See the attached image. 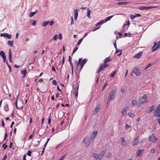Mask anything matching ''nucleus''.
<instances>
[{"mask_svg":"<svg viewBox=\"0 0 160 160\" xmlns=\"http://www.w3.org/2000/svg\"><path fill=\"white\" fill-rule=\"evenodd\" d=\"M98 132L96 131H94L93 132V134L91 135L90 136L88 142L87 143L86 147L87 148L90 145L91 143L92 142L94 138L97 135Z\"/></svg>","mask_w":160,"mask_h":160,"instance_id":"nucleus-1","label":"nucleus"},{"mask_svg":"<svg viewBox=\"0 0 160 160\" xmlns=\"http://www.w3.org/2000/svg\"><path fill=\"white\" fill-rule=\"evenodd\" d=\"M116 92V90L115 89H113L110 92L109 95L108 97V101H112L113 100Z\"/></svg>","mask_w":160,"mask_h":160,"instance_id":"nucleus-2","label":"nucleus"},{"mask_svg":"<svg viewBox=\"0 0 160 160\" xmlns=\"http://www.w3.org/2000/svg\"><path fill=\"white\" fill-rule=\"evenodd\" d=\"M147 98V96L145 94L142 97H141L139 101L140 105L146 102Z\"/></svg>","mask_w":160,"mask_h":160,"instance_id":"nucleus-3","label":"nucleus"},{"mask_svg":"<svg viewBox=\"0 0 160 160\" xmlns=\"http://www.w3.org/2000/svg\"><path fill=\"white\" fill-rule=\"evenodd\" d=\"M154 116L156 117H159V118H157V120L158 121V124L160 125V111H158V112H155L154 111Z\"/></svg>","mask_w":160,"mask_h":160,"instance_id":"nucleus-4","label":"nucleus"},{"mask_svg":"<svg viewBox=\"0 0 160 160\" xmlns=\"http://www.w3.org/2000/svg\"><path fill=\"white\" fill-rule=\"evenodd\" d=\"M157 138L154 136V134H152L151 136H150L148 138V139L152 142H155L157 140Z\"/></svg>","mask_w":160,"mask_h":160,"instance_id":"nucleus-5","label":"nucleus"},{"mask_svg":"<svg viewBox=\"0 0 160 160\" xmlns=\"http://www.w3.org/2000/svg\"><path fill=\"white\" fill-rule=\"evenodd\" d=\"M106 150H104L102 151L98 155L99 159V160H101L103 157L104 155L106 153Z\"/></svg>","mask_w":160,"mask_h":160,"instance_id":"nucleus-6","label":"nucleus"},{"mask_svg":"<svg viewBox=\"0 0 160 160\" xmlns=\"http://www.w3.org/2000/svg\"><path fill=\"white\" fill-rule=\"evenodd\" d=\"M0 36L1 37H6L8 39H10L12 38V36L11 34H9L8 33H1L0 34Z\"/></svg>","mask_w":160,"mask_h":160,"instance_id":"nucleus-7","label":"nucleus"},{"mask_svg":"<svg viewBox=\"0 0 160 160\" xmlns=\"http://www.w3.org/2000/svg\"><path fill=\"white\" fill-rule=\"evenodd\" d=\"M139 137H137L133 140L132 142V145L133 146H134L138 144L139 141Z\"/></svg>","mask_w":160,"mask_h":160,"instance_id":"nucleus-8","label":"nucleus"},{"mask_svg":"<svg viewBox=\"0 0 160 160\" xmlns=\"http://www.w3.org/2000/svg\"><path fill=\"white\" fill-rule=\"evenodd\" d=\"M154 109V106L153 105L151 107H148L147 110L146 111V113H149L153 111Z\"/></svg>","mask_w":160,"mask_h":160,"instance_id":"nucleus-9","label":"nucleus"},{"mask_svg":"<svg viewBox=\"0 0 160 160\" xmlns=\"http://www.w3.org/2000/svg\"><path fill=\"white\" fill-rule=\"evenodd\" d=\"M158 7L157 6H151V7H139V9L141 10H143L144 9H149L153 8H157Z\"/></svg>","mask_w":160,"mask_h":160,"instance_id":"nucleus-10","label":"nucleus"},{"mask_svg":"<svg viewBox=\"0 0 160 160\" xmlns=\"http://www.w3.org/2000/svg\"><path fill=\"white\" fill-rule=\"evenodd\" d=\"M133 72L135 74L136 76H138L140 73V70L138 68H135L133 70Z\"/></svg>","mask_w":160,"mask_h":160,"instance_id":"nucleus-11","label":"nucleus"},{"mask_svg":"<svg viewBox=\"0 0 160 160\" xmlns=\"http://www.w3.org/2000/svg\"><path fill=\"white\" fill-rule=\"evenodd\" d=\"M105 68V67L104 66L103 64H101L98 68V70L97 71V73H99L101 71H102L103 69Z\"/></svg>","mask_w":160,"mask_h":160,"instance_id":"nucleus-12","label":"nucleus"},{"mask_svg":"<svg viewBox=\"0 0 160 160\" xmlns=\"http://www.w3.org/2000/svg\"><path fill=\"white\" fill-rule=\"evenodd\" d=\"M87 61V60L86 59H84L82 62H81L80 63V67L81 69L80 71L81 70L82 68L83 67L84 64Z\"/></svg>","mask_w":160,"mask_h":160,"instance_id":"nucleus-13","label":"nucleus"},{"mask_svg":"<svg viewBox=\"0 0 160 160\" xmlns=\"http://www.w3.org/2000/svg\"><path fill=\"white\" fill-rule=\"evenodd\" d=\"M142 53V52H140L134 56V57L136 58H139L141 57Z\"/></svg>","mask_w":160,"mask_h":160,"instance_id":"nucleus-14","label":"nucleus"},{"mask_svg":"<svg viewBox=\"0 0 160 160\" xmlns=\"http://www.w3.org/2000/svg\"><path fill=\"white\" fill-rule=\"evenodd\" d=\"M12 51L11 49H9V59L10 62H12Z\"/></svg>","mask_w":160,"mask_h":160,"instance_id":"nucleus-15","label":"nucleus"},{"mask_svg":"<svg viewBox=\"0 0 160 160\" xmlns=\"http://www.w3.org/2000/svg\"><path fill=\"white\" fill-rule=\"evenodd\" d=\"M100 108V104L98 105L96 107L95 110V114H97L98 112V111L99 110Z\"/></svg>","mask_w":160,"mask_h":160,"instance_id":"nucleus-16","label":"nucleus"},{"mask_svg":"<svg viewBox=\"0 0 160 160\" xmlns=\"http://www.w3.org/2000/svg\"><path fill=\"white\" fill-rule=\"evenodd\" d=\"M111 61V59L110 57H108L105 58L104 60H103L105 64L106 63L110 61Z\"/></svg>","mask_w":160,"mask_h":160,"instance_id":"nucleus-17","label":"nucleus"},{"mask_svg":"<svg viewBox=\"0 0 160 160\" xmlns=\"http://www.w3.org/2000/svg\"><path fill=\"white\" fill-rule=\"evenodd\" d=\"M160 48V41L159 42V43L157 45V47H155L154 49L152 50V52H154V51H156L159 48Z\"/></svg>","mask_w":160,"mask_h":160,"instance_id":"nucleus-18","label":"nucleus"},{"mask_svg":"<svg viewBox=\"0 0 160 160\" xmlns=\"http://www.w3.org/2000/svg\"><path fill=\"white\" fill-rule=\"evenodd\" d=\"M128 109L127 108H125L123 109L122 112V116L126 115V114H125V112L128 110Z\"/></svg>","mask_w":160,"mask_h":160,"instance_id":"nucleus-19","label":"nucleus"},{"mask_svg":"<svg viewBox=\"0 0 160 160\" xmlns=\"http://www.w3.org/2000/svg\"><path fill=\"white\" fill-rule=\"evenodd\" d=\"M129 3V2H120L118 3V5H125Z\"/></svg>","mask_w":160,"mask_h":160,"instance_id":"nucleus-20","label":"nucleus"},{"mask_svg":"<svg viewBox=\"0 0 160 160\" xmlns=\"http://www.w3.org/2000/svg\"><path fill=\"white\" fill-rule=\"evenodd\" d=\"M89 139V138H88V141H87L86 140H87V137H85L83 139V140L82 141V143H85V144H86V145H87V143H88V142Z\"/></svg>","mask_w":160,"mask_h":160,"instance_id":"nucleus-21","label":"nucleus"},{"mask_svg":"<svg viewBox=\"0 0 160 160\" xmlns=\"http://www.w3.org/2000/svg\"><path fill=\"white\" fill-rule=\"evenodd\" d=\"M37 10H36L35 12H31L29 14V16L30 17H33L37 12Z\"/></svg>","mask_w":160,"mask_h":160,"instance_id":"nucleus-22","label":"nucleus"},{"mask_svg":"<svg viewBox=\"0 0 160 160\" xmlns=\"http://www.w3.org/2000/svg\"><path fill=\"white\" fill-rule=\"evenodd\" d=\"M143 149H140L138 150L137 156H141L142 155V152H143Z\"/></svg>","mask_w":160,"mask_h":160,"instance_id":"nucleus-23","label":"nucleus"},{"mask_svg":"<svg viewBox=\"0 0 160 160\" xmlns=\"http://www.w3.org/2000/svg\"><path fill=\"white\" fill-rule=\"evenodd\" d=\"M21 72L22 74L23 75V78L26 75V74L27 73V71L26 69H24L23 70H21Z\"/></svg>","mask_w":160,"mask_h":160,"instance_id":"nucleus-24","label":"nucleus"},{"mask_svg":"<svg viewBox=\"0 0 160 160\" xmlns=\"http://www.w3.org/2000/svg\"><path fill=\"white\" fill-rule=\"evenodd\" d=\"M7 44L10 46L11 47H12L13 45V41H11L10 40H9Z\"/></svg>","mask_w":160,"mask_h":160,"instance_id":"nucleus-25","label":"nucleus"},{"mask_svg":"<svg viewBox=\"0 0 160 160\" xmlns=\"http://www.w3.org/2000/svg\"><path fill=\"white\" fill-rule=\"evenodd\" d=\"M160 111V104H159L158 105L156 109L154 110V111H155V112H158V111Z\"/></svg>","mask_w":160,"mask_h":160,"instance_id":"nucleus-26","label":"nucleus"},{"mask_svg":"<svg viewBox=\"0 0 160 160\" xmlns=\"http://www.w3.org/2000/svg\"><path fill=\"white\" fill-rule=\"evenodd\" d=\"M82 58H79L78 60V62L77 65V67L78 68V67L80 65L81 62H82Z\"/></svg>","mask_w":160,"mask_h":160,"instance_id":"nucleus-27","label":"nucleus"},{"mask_svg":"<svg viewBox=\"0 0 160 160\" xmlns=\"http://www.w3.org/2000/svg\"><path fill=\"white\" fill-rule=\"evenodd\" d=\"M0 55L1 56L2 58L6 56L4 52L2 51H0Z\"/></svg>","mask_w":160,"mask_h":160,"instance_id":"nucleus-28","label":"nucleus"},{"mask_svg":"<svg viewBox=\"0 0 160 160\" xmlns=\"http://www.w3.org/2000/svg\"><path fill=\"white\" fill-rule=\"evenodd\" d=\"M87 10L88 11L87 15V17L89 18H90V13L91 12V11L88 8L87 9Z\"/></svg>","mask_w":160,"mask_h":160,"instance_id":"nucleus-29","label":"nucleus"},{"mask_svg":"<svg viewBox=\"0 0 160 160\" xmlns=\"http://www.w3.org/2000/svg\"><path fill=\"white\" fill-rule=\"evenodd\" d=\"M48 24H49L48 21H44L42 23V25L43 27H45Z\"/></svg>","mask_w":160,"mask_h":160,"instance_id":"nucleus-30","label":"nucleus"},{"mask_svg":"<svg viewBox=\"0 0 160 160\" xmlns=\"http://www.w3.org/2000/svg\"><path fill=\"white\" fill-rule=\"evenodd\" d=\"M113 16V15L110 16L108 17H107L105 20H104V22H106L110 20V19Z\"/></svg>","mask_w":160,"mask_h":160,"instance_id":"nucleus-31","label":"nucleus"},{"mask_svg":"<svg viewBox=\"0 0 160 160\" xmlns=\"http://www.w3.org/2000/svg\"><path fill=\"white\" fill-rule=\"evenodd\" d=\"M128 115L131 118H134L135 116V115L132 112H129L128 113Z\"/></svg>","mask_w":160,"mask_h":160,"instance_id":"nucleus-32","label":"nucleus"},{"mask_svg":"<svg viewBox=\"0 0 160 160\" xmlns=\"http://www.w3.org/2000/svg\"><path fill=\"white\" fill-rule=\"evenodd\" d=\"M48 128V126H47V127H46V128L45 129V131L43 133L41 132V131H40V132H39V135L40 136H42L44 135V134L45 133L46 131V130L47 128Z\"/></svg>","mask_w":160,"mask_h":160,"instance_id":"nucleus-33","label":"nucleus"},{"mask_svg":"<svg viewBox=\"0 0 160 160\" xmlns=\"http://www.w3.org/2000/svg\"><path fill=\"white\" fill-rule=\"evenodd\" d=\"M104 22H105L104 20H102L101 21L97 23L96 25V26H97L98 25H99L102 24H103Z\"/></svg>","mask_w":160,"mask_h":160,"instance_id":"nucleus-34","label":"nucleus"},{"mask_svg":"<svg viewBox=\"0 0 160 160\" xmlns=\"http://www.w3.org/2000/svg\"><path fill=\"white\" fill-rule=\"evenodd\" d=\"M108 85V83L107 82H106L104 84V85L103 86V87H102V89L101 91H102Z\"/></svg>","mask_w":160,"mask_h":160,"instance_id":"nucleus-35","label":"nucleus"},{"mask_svg":"<svg viewBox=\"0 0 160 160\" xmlns=\"http://www.w3.org/2000/svg\"><path fill=\"white\" fill-rule=\"evenodd\" d=\"M116 72V70H115L112 73L110 76L111 77H113L115 76Z\"/></svg>","mask_w":160,"mask_h":160,"instance_id":"nucleus-36","label":"nucleus"},{"mask_svg":"<svg viewBox=\"0 0 160 160\" xmlns=\"http://www.w3.org/2000/svg\"><path fill=\"white\" fill-rule=\"evenodd\" d=\"M2 147L4 148L3 149V150H4L7 148V145H6L5 143H4L2 145Z\"/></svg>","mask_w":160,"mask_h":160,"instance_id":"nucleus-37","label":"nucleus"},{"mask_svg":"<svg viewBox=\"0 0 160 160\" xmlns=\"http://www.w3.org/2000/svg\"><path fill=\"white\" fill-rule=\"evenodd\" d=\"M49 25L52 26L54 23V22L53 21H48Z\"/></svg>","mask_w":160,"mask_h":160,"instance_id":"nucleus-38","label":"nucleus"},{"mask_svg":"<svg viewBox=\"0 0 160 160\" xmlns=\"http://www.w3.org/2000/svg\"><path fill=\"white\" fill-rule=\"evenodd\" d=\"M75 16H78V12L77 9H76L74 11Z\"/></svg>","mask_w":160,"mask_h":160,"instance_id":"nucleus-39","label":"nucleus"},{"mask_svg":"<svg viewBox=\"0 0 160 160\" xmlns=\"http://www.w3.org/2000/svg\"><path fill=\"white\" fill-rule=\"evenodd\" d=\"M15 106H16V108L18 109H21V108H22L23 107L22 106H21V107H19V108L18 107V105H17V102H15Z\"/></svg>","mask_w":160,"mask_h":160,"instance_id":"nucleus-40","label":"nucleus"},{"mask_svg":"<svg viewBox=\"0 0 160 160\" xmlns=\"http://www.w3.org/2000/svg\"><path fill=\"white\" fill-rule=\"evenodd\" d=\"M83 38H82L79 40L78 41L77 43V44L78 45H79L82 42V41L83 40Z\"/></svg>","mask_w":160,"mask_h":160,"instance_id":"nucleus-41","label":"nucleus"},{"mask_svg":"<svg viewBox=\"0 0 160 160\" xmlns=\"http://www.w3.org/2000/svg\"><path fill=\"white\" fill-rule=\"evenodd\" d=\"M4 109L6 111H7L8 110L9 108H8V105H6L5 106V107L4 108Z\"/></svg>","mask_w":160,"mask_h":160,"instance_id":"nucleus-42","label":"nucleus"},{"mask_svg":"<svg viewBox=\"0 0 160 160\" xmlns=\"http://www.w3.org/2000/svg\"><path fill=\"white\" fill-rule=\"evenodd\" d=\"M137 101L136 100H133L132 102V103L133 105H135Z\"/></svg>","mask_w":160,"mask_h":160,"instance_id":"nucleus-43","label":"nucleus"},{"mask_svg":"<svg viewBox=\"0 0 160 160\" xmlns=\"http://www.w3.org/2000/svg\"><path fill=\"white\" fill-rule=\"evenodd\" d=\"M78 48V47H76L73 50L72 55L77 51Z\"/></svg>","mask_w":160,"mask_h":160,"instance_id":"nucleus-44","label":"nucleus"},{"mask_svg":"<svg viewBox=\"0 0 160 160\" xmlns=\"http://www.w3.org/2000/svg\"><path fill=\"white\" fill-rule=\"evenodd\" d=\"M58 38V35L56 34L54 35L53 38L52 39H53L54 41H56L57 40Z\"/></svg>","mask_w":160,"mask_h":160,"instance_id":"nucleus-45","label":"nucleus"},{"mask_svg":"<svg viewBox=\"0 0 160 160\" xmlns=\"http://www.w3.org/2000/svg\"><path fill=\"white\" fill-rule=\"evenodd\" d=\"M124 139L123 138H122L121 139V144L123 146L125 145V144H124L123 143V142H124Z\"/></svg>","mask_w":160,"mask_h":160,"instance_id":"nucleus-46","label":"nucleus"},{"mask_svg":"<svg viewBox=\"0 0 160 160\" xmlns=\"http://www.w3.org/2000/svg\"><path fill=\"white\" fill-rule=\"evenodd\" d=\"M66 156V154H64L63 156L60 159H59L58 160H63L64 158V157Z\"/></svg>","mask_w":160,"mask_h":160,"instance_id":"nucleus-47","label":"nucleus"},{"mask_svg":"<svg viewBox=\"0 0 160 160\" xmlns=\"http://www.w3.org/2000/svg\"><path fill=\"white\" fill-rule=\"evenodd\" d=\"M52 84L53 85H56L57 84V82L55 80H53L52 81Z\"/></svg>","mask_w":160,"mask_h":160,"instance_id":"nucleus-48","label":"nucleus"},{"mask_svg":"<svg viewBox=\"0 0 160 160\" xmlns=\"http://www.w3.org/2000/svg\"><path fill=\"white\" fill-rule=\"evenodd\" d=\"M131 127V126L128 125V124H126L125 126V128L126 129H128V128Z\"/></svg>","mask_w":160,"mask_h":160,"instance_id":"nucleus-49","label":"nucleus"},{"mask_svg":"<svg viewBox=\"0 0 160 160\" xmlns=\"http://www.w3.org/2000/svg\"><path fill=\"white\" fill-rule=\"evenodd\" d=\"M31 153H32V152L31 151L29 150L28 151V152L27 153V155L28 156H31Z\"/></svg>","mask_w":160,"mask_h":160,"instance_id":"nucleus-50","label":"nucleus"},{"mask_svg":"<svg viewBox=\"0 0 160 160\" xmlns=\"http://www.w3.org/2000/svg\"><path fill=\"white\" fill-rule=\"evenodd\" d=\"M151 64H152L151 63H149V64H148V65L146 67L144 68V69L146 70L147 68H149L151 66Z\"/></svg>","mask_w":160,"mask_h":160,"instance_id":"nucleus-51","label":"nucleus"},{"mask_svg":"<svg viewBox=\"0 0 160 160\" xmlns=\"http://www.w3.org/2000/svg\"><path fill=\"white\" fill-rule=\"evenodd\" d=\"M135 16V15H130V18H131V19H134L135 18H136V17Z\"/></svg>","mask_w":160,"mask_h":160,"instance_id":"nucleus-52","label":"nucleus"},{"mask_svg":"<svg viewBox=\"0 0 160 160\" xmlns=\"http://www.w3.org/2000/svg\"><path fill=\"white\" fill-rule=\"evenodd\" d=\"M59 39L61 40L62 38V34H59L58 35Z\"/></svg>","mask_w":160,"mask_h":160,"instance_id":"nucleus-53","label":"nucleus"},{"mask_svg":"<svg viewBox=\"0 0 160 160\" xmlns=\"http://www.w3.org/2000/svg\"><path fill=\"white\" fill-rule=\"evenodd\" d=\"M157 43L156 42H154V45L152 48V49L153 50V49H154V48H155L156 46L157 45Z\"/></svg>","mask_w":160,"mask_h":160,"instance_id":"nucleus-54","label":"nucleus"},{"mask_svg":"<svg viewBox=\"0 0 160 160\" xmlns=\"http://www.w3.org/2000/svg\"><path fill=\"white\" fill-rule=\"evenodd\" d=\"M34 134V132H33L30 135V136L29 137V139L31 138H32V137H33V136Z\"/></svg>","mask_w":160,"mask_h":160,"instance_id":"nucleus-55","label":"nucleus"},{"mask_svg":"<svg viewBox=\"0 0 160 160\" xmlns=\"http://www.w3.org/2000/svg\"><path fill=\"white\" fill-rule=\"evenodd\" d=\"M70 62V65L71 66V70H72H72H73V66L72 63V61L71 62Z\"/></svg>","mask_w":160,"mask_h":160,"instance_id":"nucleus-56","label":"nucleus"},{"mask_svg":"<svg viewBox=\"0 0 160 160\" xmlns=\"http://www.w3.org/2000/svg\"><path fill=\"white\" fill-rule=\"evenodd\" d=\"M7 137H8V134H7V133H5V136H4V137L3 140H5Z\"/></svg>","mask_w":160,"mask_h":160,"instance_id":"nucleus-57","label":"nucleus"},{"mask_svg":"<svg viewBox=\"0 0 160 160\" xmlns=\"http://www.w3.org/2000/svg\"><path fill=\"white\" fill-rule=\"evenodd\" d=\"M7 158V156L6 155H5L3 158L2 159V160H5Z\"/></svg>","mask_w":160,"mask_h":160,"instance_id":"nucleus-58","label":"nucleus"},{"mask_svg":"<svg viewBox=\"0 0 160 160\" xmlns=\"http://www.w3.org/2000/svg\"><path fill=\"white\" fill-rule=\"evenodd\" d=\"M155 150L154 149H151L150 152L151 153H154L155 152Z\"/></svg>","mask_w":160,"mask_h":160,"instance_id":"nucleus-59","label":"nucleus"},{"mask_svg":"<svg viewBox=\"0 0 160 160\" xmlns=\"http://www.w3.org/2000/svg\"><path fill=\"white\" fill-rule=\"evenodd\" d=\"M121 91L122 93H124L125 92V90L124 88H121Z\"/></svg>","mask_w":160,"mask_h":160,"instance_id":"nucleus-60","label":"nucleus"},{"mask_svg":"<svg viewBox=\"0 0 160 160\" xmlns=\"http://www.w3.org/2000/svg\"><path fill=\"white\" fill-rule=\"evenodd\" d=\"M68 61L69 62L72 61V58H71V57L70 56H68Z\"/></svg>","mask_w":160,"mask_h":160,"instance_id":"nucleus-61","label":"nucleus"},{"mask_svg":"<svg viewBox=\"0 0 160 160\" xmlns=\"http://www.w3.org/2000/svg\"><path fill=\"white\" fill-rule=\"evenodd\" d=\"M36 20H34L33 22L32 23V25H35L36 24Z\"/></svg>","mask_w":160,"mask_h":160,"instance_id":"nucleus-62","label":"nucleus"},{"mask_svg":"<svg viewBox=\"0 0 160 160\" xmlns=\"http://www.w3.org/2000/svg\"><path fill=\"white\" fill-rule=\"evenodd\" d=\"M135 16L136 17H140L141 16L140 14H135Z\"/></svg>","mask_w":160,"mask_h":160,"instance_id":"nucleus-63","label":"nucleus"},{"mask_svg":"<svg viewBox=\"0 0 160 160\" xmlns=\"http://www.w3.org/2000/svg\"><path fill=\"white\" fill-rule=\"evenodd\" d=\"M51 120L50 118H49L48 120V122L49 124H50L51 122Z\"/></svg>","mask_w":160,"mask_h":160,"instance_id":"nucleus-64","label":"nucleus"}]
</instances>
